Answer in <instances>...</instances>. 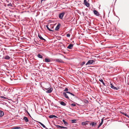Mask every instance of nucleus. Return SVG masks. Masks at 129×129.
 <instances>
[{"label":"nucleus","instance_id":"nucleus-1","mask_svg":"<svg viewBox=\"0 0 129 129\" xmlns=\"http://www.w3.org/2000/svg\"><path fill=\"white\" fill-rule=\"evenodd\" d=\"M94 62H95V61L93 60H89L88 61V62H87V63H86V65H87L91 64H92V63H93Z\"/></svg>","mask_w":129,"mask_h":129},{"label":"nucleus","instance_id":"nucleus-2","mask_svg":"<svg viewBox=\"0 0 129 129\" xmlns=\"http://www.w3.org/2000/svg\"><path fill=\"white\" fill-rule=\"evenodd\" d=\"M110 85L111 87L114 89L118 90L119 89V88L118 87H114L111 83H110Z\"/></svg>","mask_w":129,"mask_h":129},{"label":"nucleus","instance_id":"nucleus-3","mask_svg":"<svg viewBox=\"0 0 129 129\" xmlns=\"http://www.w3.org/2000/svg\"><path fill=\"white\" fill-rule=\"evenodd\" d=\"M96 122H91L90 124V125L92 127H95L96 125Z\"/></svg>","mask_w":129,"mask_h":129},{"label":"nucleus","instance_id":"nucleus-4","mask_svg":"<svg viewBox=\"0 0 129 129\" xmlns=\"http://www.w3.org/2000/svg\"><path fill=\"white\" fill-rule=\"evenodd\" d=\"M64 14V12L61 13L59 14V17L60 19H62V17Z\"/></svg>","mask_w":129,"mask_h":129},{"label":"nucleus","instance_id":"nucleus-5","mask_svg":"<svg viewBox=\"0 0 129 129\" xmlns=\"http://www.w3.org/2000/svg\"><path fill=\"white\" fill-rule=\"evenodd\" d=\"M55 61L58 62L64 63V62L61 59H56L55 60Z\"/></svg>","mask_w":129,"mask_h":129},{"label":"nucleus","instance_id":"nucleus-6","mask_svg":"<svg viewBox=\"0 0 129 129\" xmlns=\"http://www.w3.org/2000/svg\"><path fill=\"white\" fill-rule=\"evenodd\" d=\"M86 0H84V3L85 5L87 7H88L89 6V4L86 1Z\"/></svg>","mask_w":129,"mask_h":129},{"label":"nucleus","instance_id":"nucleus-7","mask_svg":"<svg viewBox=\"0 0 129 129\" xmlns=\"http://www.w3.org/2000/svg\"><path fill=\"white\" fill-rule=\"evenodd\" d=\"M62 95L66 98L69 99V98L67 95L66 94V93L65 92H63L62 93Z\"/></svg>","mask_w":129,"mask_h":129},{"label":"nucleus","instance_id":"nucleus-8","mask_svg":"<svg viewBox=\"0 0 129 129\" xmlns=\"http://www.w3.org/2000/svg\"><path fill=\"white\" fill-rule=\"evenodd\" d=\"M93 13L96 16H99L100 15L99 12L96 10L93 11Z\"/></svg>","mask_w":129,"mask_h":129},{"label":"nucleus","instance_id":"nucleus-9","mask_svg":"<svg viewBox=\"0 0 129 129\" xmlns=\"http://www.w3.org/2000/svg\"><path fill=\"white\" fill-rule=\"evenodd\" d=\"M60 26V24L59 23H58L55 27V30H58L59 29V27Z\"/></svg>","mask_w":129,"mask_h":129},{"label":"nucleus","instance_id":"nucleus-10","mask_svg":"<svg viewBox=\"0 0 129 129\" xmlns=\"http://www.w3.org/2000/svg\"><path fill=\"white\" fill-rule=\"evenodd\" d=\"M104 120V118H102L101 119V122L99 124V125L98 127V128H99V127L102 125L103 124V121Z\"/></svg>","mask_w":129,"mask_h":129},{"label":"nucleus","instance_id":"nucleus-11","mask_svg":"<svg viewBox=\"0 0 129 129\" xmlns=\"http://www.w3.org/2000/svg\"><path fill=\"white\" fill-rule=\"evenodd\" d=\"M52 90H53V88H50L49 89L47 90L46 91V92L47 93H50L52 92Z\"/></svg>","mask_w":129,"mask_h":129},{"label":"nucleus","instance_id":"nucleus-12","mask_svg":"<svg viewBox=\"0 0 129 129\" xmlns=\"http://www.w3.org/2000/svg\"><path fill=\"white\" fill-rule=\"evenodd\" d=\"M73 45L72 44H70L67 47V48L70 49H71L73 48Z\"/></svg>","mask_w":129,"mask_h":129},{"label":"nucleus","instance_id":"nucleus-13","mask_svg":"<svg viewBox=\"0 0 129 129\" xmlns=\"http://www.w3.org/2000/svg\"><path fill=\"white\" fill-rule=\"evenodd\" d=\"M10 58V57L8 55L5 56L4 57V58L7 60H9Z\"/></svg>","mask_w":129,"mask_h":129},{"label":"nucleus","instance_id":"nucleus-14","mask_svg":"<svg viewBox=\"0 0 129 129\" xmlns=\"http://www.w3.org/2000/svg\"><path fill=\"white\" fill-rule=\"evenodd\" d=\"M38 37L41 40H43L44 41H46V40L44 39L41 35L39 34L38 35Z\"/></svg>","mask_w":129,"mask_h":129},{"label":"nucleus","instance_id":"nucleus-15","mask_svg":"<svg viewBox=\"0 0 129 129\" xmlns=\"http://www.w3.org/2000/svg\"><path fill=\"white\" fill-rule=\"evenodd\" d=\"M60 103L61 105L63 106H65L66 105V103L63 101L61 102Z\"/></svg>","mask_w":129,"mask_h":129},{"label":"nucleus","instance_id":"nucleus-16","mask_svg":"<svg viewBox=\"0 0 129 129\" xmlns=\"http://www.w3.org/2000/svg\"><path fill=\"white\" fill-rule=\"evenodd\" d=\"M48 117L49 118H52L54 117H57L56 116L54 115H49V116Z\"/></svg>","mask_w":129,"mask_h":129},{"label":"nucleus","instance_id":"nucleus-17","mask_svg":"<svg viewBox=\"0 0 129 129\" xmlns=\"http://www.w3.org/2000/svg\"><path fill=\"white\" fill-rule=\"evenodd\" d=\"M0 117H2L4 115V113L2 111L0 110Z\"/></svg>","mask_w":129,"mask_h":129},{"label":"nucleus","instance_id":"nucleus-18","mask_svg":"<svg viewBox=\"0 0 129 129\" xmlns=\"http://www.w3.org/2000/svg\"><path fill=\"white\" fill-rule=\"evenodd\" d=\"M23 119L25 121V122H27L28 121V118L26 117H24Z\"/></svg>","mask_w":129,"mask_h":129},{"label":"nucleus","instance_id":"nucleus-19","mask_svg":"<svg viewBox=\"0 0 129 129\" xmlns=\"http://www.w3.org/2000/svg\"><path fill=\"white\" fill-rule=\"evenodd\" d=\"M71 121L72 123H75L76 122V120L75 119H72L71 120Z\"/></svg>","mask_w":129,"mask_h":129},{"label":"nucleus","instance_id":"nucleus-20","mask_svg":"<svg viewBox=\"0 0 129 129\" xmlns=\"http://www.w3.org/2000/svg\"><path fill=\"white\" fill-rule=\"evenodd\" d=\"M45 60L46 62H49L50 61V60L47 58H45Z\"/></svg>","mask_w":129,"mask_h":129},{"label":"nucleus","instance_id":"nucleus-21","mask_svg":"<svg viewBox=\"0 0 129 129\" xmlns=\"http://www.w3.org/2000/svg\"><path fill=\"white\" fill-rule=\"evenodd\" d=\"M46 27L47 29L50 31H53V30H51L48 27V25H47L46 26Z\"/></svg>","mask_w":129,"mask_h":129},{"label":"nucleus","instance_id":"nucleus-22","mask_svg":"<svg viewBox=\"0 0 129 129\" xmlns=\"http://www.w3.org/2000/svg\"><path fill=\"white\" fill-rule=\"evenodd\" d=\"M38 123H40L44 128H45L46 127L45 126L43 123L40 122H38Z\"/></svg>","mask_w":129,"mask_h":129},{"label":"nucleus","instance_id":"nucleus-23","mask_svg":"<svg viewBox=\"0 0 129 129\" xmlns=\"http://www.w3.org/2000/svg\"><path fill=\"white\" fill-rule=\"evenodd\" d=\"M82 124L83 125H86L88 124V123L85 122H82Z\"/></svg>","mask_w":129,"mask_h":129},{"label":"nucleus","instance_id":"nucleus-24","mask_svg":"<svg viewBox=\"0 0 129 129\" xmlns=\"http://www.w3.org/2000/svg\"><path fill=\"white\" fill-rule=\"evenodd\" d=\"M37 56L39 58H43V56L40 54H38Z\"/></svg>","mask_w":129,"mask_h":129},{"label":"nucleus","instance_id":"nucleus-25","mask_svg":"<svg viewBox=\"0 0 129 129\" xmlns=\"http://www.w3.org/2000/svg\"><path fill=\"white\" fill-rule=\"evenodd\" d=\"M99 81L101 82L104 85H105V83L104 82L103 80L102 79H99Z\"/></svg>","mask_w":129,"mask_h":129},{"label":"nucleus","instance_id":"nucleus-26","mask_svg":"<svg viewBox=\"0 0 129 129\" xmlns=\"http://www.w3.org/2000/svg\"><path fill=\"white\" fill-rule=\"evenodd\" d=\"M62 121L65 125H67L68 124V123L65 121V120H64L63 119L62 120Z\"/></svg>","mask_w":129,"mask_h":129},{"label":"nucleus","instance_id":"nucleus-27","mask_svg":"<svg viewBox=\"0 0 129 129\" xmlns=\"http://www.w3.org/2000/svg\"><path fill=\"white\" fill-rule=\"evenodd\" d=\"M122 114H123V115H124L125 116H126L128 117V118H129V115H128L127 114H126V113H123Z\"/></svg>","mask_w":129,"mask_h":129},{"label":"nucleus","instance_id":"nucleus-28","mask_svg":"<svg viewBox=\"0 0 129 129\" xmlns=\"http://www.w3.org/2000/svg\"><path fill=\"white\" fill-rule=\"evenodd\" d=\"M21 128L19 127H18L17 126H15L13 128V129H20Z\"/></svg>","mask_w":129,"mask_h":129},{"label":"nucleus","instance_id":"nucleus-29","mask_svg":"<svg viewBox=\"0 0 129 129\" xmlns=\"http://www.w3.org/2000/svg\"><path fill=\"white\" fill-rule=\"evenodd\" d=\"M57 128H58L61 129V126L58 125H56Z\"/></svg>","mask_w":129,"mask_h":129},{"label":"nucleus","instance_id":"nucleus-30","mask_svg":"<svg viewBox=\"0 0 129 129\" xmlns=\"http://www.w3.org/2000/svg\"><path fill=\"white\" fill-rule=\"evenodd\" d=\"M0 98H3L4 99H7V98L5 97L2 96H0Z\"/></svg>","mask_w":129,"mask_h":129},{"label":"nucleus","instance_id":"nucleus-31","mask_svg":"<svg viewBox=\"0 0 129 129\" xmlns=\"http://www.w3.org/2000/svg\"><path fill=\"white\" fill-rule=\"evenodd\" d=\"M71 106L72 107H74L76 106V105L74 103H72L71 104Z\"/></svg>","mask_w":129,"mask_h":129},{"label":"nucleus","instance_id":"nucleus-32","mask_svg":"<svg viewBox=\"0 0 129 129\" xmlns=\"http://www.w3.org/2000/svg\"><path fill=\"white\" fill-rule=\"evenodd\" d=\"M70 35L69 34H67V36L68 37H70Z\"/></svg>","mask_w":129,"mask_h":129},{"label":"nucleus","instance_id":"nucleus-33","mask_svg":"<svg viewBox=\"0 0 129 129\" xmlns=\"http://www.w3.org/2000/svg\"><path fill=\"white\" fill-rule=\"evenodd\" d=\"M67 128L66 127H64L63 126H61V129L62 128Z\"/></svg>","mask_w":129,"mask_h":129},{"label":"nucleus","instance_id":"nucleus-34","mask_svg":"<svg viewBox=\"0 0 129 129\" xmlns=\"http://www.w3.org/2000/svg\"><path fill=\"white\" fill-rule=\"evenodd\" d=\"M85 63V62H82V63L81 64V65L82 66Z\"/></svg>","mask_w":129,"mask_h":129},{"label":"nucleus","instance_id":"nucleus-35","mask_svg":"<svg viewBox=\"0 0 129 129\" xmlns=\"http://www.w3.org/2000/svg\"><path fill=\"white\" fill-rule=\"evenodd\" d=\"M68 88H66L64 90V91H68Z\"/></svg>","mask_w":129,"mask_h":129},{"label":"nucleus","instance_id":"nucleus-36","mask_svg":"<svg viewBox=\"0 0 129 129\" xmlns=\"http://www.w3.org/2000/svg\"><path fill=\"white\" fill-rule=\"evenodd\" d=\"M70 94H71V95H73V96H74V94H73L72 93H71Z\"/></svg>","mask_w":129,"mask_h":129},{"label":"nucleus","instance_id":"nucleus-37","mask_svg":"<svg viewBox=\"0 0 129 129\" xmlns=\"http://www.w3.org/2000/svg\"><path fill=\"white\" fill-rule=\"evenodd\" d=\"M12 6V4L11 3H10L9 4H8V6Z\"/></svg>","mask_w":129,"mask_h":129},{"label":"nucleus","instance_id":"nucleus-38","mask_svg":"<svg viewBox=\"0 0 129 129\" xmlns=\"http://www.w3.org/2000/svg\"><path fill=\"white\" fill-rule=\"evenodd\" d=\"M66 93H69L70 94L71 93V92H69V91H67L66 92Z\"/></svg>","mask_w":129,"mask_h":129},{"label":"nucleus","instance_id":"nucleus-39","mask_svg":"<svg viewBox=\"0 0 129 129\" xmlns=\"http://www.w3.org/2000/svg\"><path fill=\"white\" fill-rule=\"evenodd\" d=\"M5 53H3V55H5Z\"/></svg>","mask_w":129,"mask_h":129},{"label":"nucleus","instance_id":"nucleus-40","mask_svg":"<svg viewBox=\"0 0 129 129\" xmlns=\"http://www.w3.org/2000/svg\"><path fill=\"white\" fill-rule=\"evenodd\" d=\"M15 1H18V0H14Z\"/></svg>","mask_w":129,"mask_h":129},{"label":"nucleus","instance_id":"nucleus-41","mask_svg":"<svg viewBox=\"0 0 129 129\" xmlns=\"http://www.w3.org/2000/svg\"><path fill=\"white\" fill-rule=\"evenodd\" d=\"M87 103H88V101H87Z\"/></svg>","mask_w":129,"mask_h":129}]
</instances>
